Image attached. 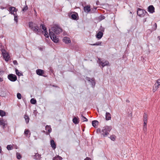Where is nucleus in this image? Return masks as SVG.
Here are the masks:
<instances>
[{
  "mask_svg": "<svg viewBox=\"0 0 160 160\" xmlns=\"http://www.w3.org/2000/svg\"><path fill=\"white\" fill-rule=\"evenodd\" d=\"M13 63L14 65H18V62L16 60L13 61Z\"/></svg>",
  "mask_w": 160,
  "mask_h": 160,
  "instance_id": "obj_42",
  "label": "nucleus"
},
{
  "mask_svg": "<svg viewBox=\"0 0 160 160\" xmlns=\"http://www.w3.org/2000/svg\"><path fill=\"white\" fill-rule=\"evenodd\" d=\"M50 145L51 147L53 150H54L56 148V145L55 142L53 140L50 141Z\"/></svg>",
  "mask_w": 160,
  "mask_h": 160,
  "instance_id": "obj_14",
  "label": "nucleus"
},
{
  "mask_svg": "<svg viewBox=\"0 0 160 160\" xmlns=\"http://www.w3.org/2000/svg\"><path fill=\"white\" fill-rule=\"evenodd\" d=\"M84 160H91V159L90 158L87 157Z\"/></svg>",
  "mask_w": 160,
  "mask_h": 160,
  "instance_id": "obj_43",
  "label": "nucleus"
},
{
  "mask_svg": "<svg viewBox=\"0 0 160 160\" xmlns=\"http://www.w3.org/2000/svg\"><path fill=\"white\" fill-rule=\"evenodd\" d=\"M102 43V42H97L96 43H95L96 45V46L101 45Z\"/></svg>",
  "mask_w": 160,
  "mask_h": 160,
  "instance_id": "obj_40",
  "label": "nucleus"
},
{
  "mask_svg": "<svg viewBox=\"0 0 160 160\" xmlns=\"http://www.w3.org/2000/svg\"><path fill=\"white\" fill-rule=\"evenodd\" d=\"M101 31H102V32L99 31L96 35L97 38L98 39H100L102 37L103 35L102 32L104 31V29L102 28V30H101Z\"/></svg>",
  "mask_w": 160,
  "mask_h": 160,
  "instance_id": "obj_11",
  "label": "nucleus"
},
{
  "mask_svg": "<svg viewBox=\"0 0 160 160\" xmlns=\"http://www.w3.org/2000/svg\"><path fill=\"white\" fill-rule=\"evenodd\" d=\"M2 52L3 58L6 62L8 61L10 58L8 53L4 49H2Z\"/></svg>",
  "mask_w": 160,
  "mask_h": 160,
  "instance_id": "obj_3",
  "label": "nucleus"
},
{
  "mask_svg": "<svg viewBox=\"0 0 160 160\" xmlns=\"http://www.w3.org/2000/svg\"><path fill=\"white\" fill-rule=\"evenodd\" d=\"M154 27L153 28V29L154 30H156L157 28V25L156 23H155L153 25Z\"/></svg>",
  "mask_w": 160,
  "mask_h": 160,
  "instance_id": "obj_41",
  "label": "nucleus"
},
{
  "mask_svg": "<svg viewBox=\"0 0 160 160\" xmlns=\"http://www.w3.org/2000/svg\"><path fill=\"white\" fill-rule=\"evenodd\" d=\"M17 97L18 99H21L22 98L21 94L19 93H17Z\"/></svg>",
  "mask_w": 160,
  "mask_h": 160,
  "instance_id": "obj_36",
  "label": "nucleus"
},
{
  "mask_svg": "<svg viewBox=\"0 0 160 160\" xmlns=\"http://www.w3.org/2000/svg\"><path fill=\"white\" fill-rule=\"evenodd\" d=\"M12 148V146L11 145H8L7 147V149L8 150H11Z\"/></svg>",
  "mask_w": 160,
  "mask_h": 160,
  "instance_id": "obj_35",
  "label": "nucleus"
},
{
  "mask_svg": "<svg viewBox=\"0 0 160 160\" xmlns=\"http://www.w3.org/2000/svg\"><path fill=\"white\" fill-rule=\"evenodd\" d=\"M17 158L18 159H20L21 158V156L19 153H17Z\"/></svg>",
  "mask_w": 160,
  "mask_h": 160,
  "instance_id": "obj_38",
  "label": "nucleus"
},
{
  "mask_svg": "<svg viewBox=\"0 0 160 160\" xmlns=\"http://www.w3.org/2000/svg\"><path fill=\"white\" fill-rule=\"evenodd\" d=\"M73 122L75 124H78L79 122V118H78L74 117L72 119Z\"/></svg>",
  "mask_w": 160,
  "mask_h": 160,
  "instance_id": "obj_21",
  "label": "nucleus"
},
{
  "mask_svg": "<svg viewBox=\"0 0 160 160\" xmlns=\"http://www.w3.org/2000/svg\"><path fill=\"white\" fill-rule=\"evenodd\" d=\"M77 16L75 14H72L71 15V18L72 19L75 20L76 19Z\"/></svg>",
  "mask_w": 160,
  "mask_h": 160,
  "instance_id": "obj_33",
  "label": "nucleus"
},
{
  "mask_svg": "<svg viewBox=\"0 0 160 160\" xmlns=\"http://www.w3.org/2000/svg\"><path fill=\"white\" fill-rule=\"evenodd\" d=\"M34 11H35V12H36V10H34Z\"/></svg>",
  "mask_w": 160,
  "mask_h": 160,
  "instance_id": "obj_49",
  "label": "nucleus"
},
{
  "mask_svg": "<svg viewBox=\"0 0 160 160\" xmlns=\"http://www.w3.org/2000/svg\"><path fill=\"white\" fill-rule=\"evenodd\" d=\"M2 148H1V147L0 146V153L2 154Z\"/></svg>",
  "mask_w": 160,
  "mask_h": 160,
  "instance_id": "obj_44",
  "label": "nucleus"
},
{
  "mask_svg": "<svg viewBox=\"0 0 160 160\" xmlns=\"http://www.w3.org/2000/svg\"><path fill=\"white\" fill-rule=\"evenodd\" d=\"M87 80L91 83L92 86H94L95 85V82L94 79L92 78L90 79L89 78H88Z\"/></svg>",
  "mask_w": 160,
  "mask_h": 160,
  "instance_id": "obj_24",
  "label": "nucleus"
},
{
  "mask_svg": "<svg viewBox=\"0 0 160 160\" xmlns=\"http://www.w3.org/2000/svg\"><path fill=\"white\" fill-rule=\"evenodd\" d=\"M158 38L159 39V40H160V36H158Z\"/></svg>",
  "mask_w": 160,
  "mask_h": 160,
  "instance_id": "obj_47",
  "label": "nucleus"
},
{
  "mask_svg": "<svg viewBox=\"0 0 160 160\" xmlns=\"http://www.w3.org/2000/svg\"><path fill=\"white\" fill-rule=\"evenodd\" d=\"M3 81L2 79L0 78V82H2Z\"/></svg>",
  "mask_w": 160,
  "mask_h": 160,
  "instance_id": "obj_46",
  "label": "nucleus"
},
{
  "mask_svg": "<svg viewBox=\"0 0 160 160\" xmlns=\"http://www.w3.org/2000/svg\"><path fill=\"white\" fill-rule=\"evenodd\" d=\"M98 63L99 64L101 65L102 67L106 66H108L109 64V62L108 61L102 60L101 59H98Z\"/></svg>",
  "mask_w": 160,
  "mask_h": 160,
  "instance_id": "obj_5",
  "label": "nucleus"
},
{
  "mask_svg": "<svg viewBox=\"0 0 160 160\" xmlns=\"http://www.w3.org/2000/svg\"><path fill=\"white\" fill-rule=\"evenodd\" d=\"M81 120L83 122L87 121H88L87 119L85 117H84L82 115H81Z\"/></svg>",
  "mask_w": 160,
  "mask_h": 160,
  "instance_id": "obj_32",
  "label": "nucleus"
},
{
  "mask_svg": "<svg viewBox=\"0 0 160 160\" xmlns=\"http://www.w3.org/2000/svg\"><path fill=\"white\" fill-rule=\"evenodd\" d=\"M112 129L111 126H106L105 127V130H111Z\"/></svg>",
  "mask_w": 160,
  "mask_h": 160,
  "instance_id": "obj_29",
  "label": "nucleus"
},
{
  "mask_svg": "<svg viewBox=\"0 0 160 160\" xmlns=\"http://www.w3.org/2000/svg\"><path fill=\"white\" fill-rule=\"evenodd\" d=\"M24 118L26 122L27 123H28L29 121V117L26 115H25L24 116Z\"/></svg>",
  "mask_w": 160,
  "mask_h": 160,
  "instance_id": "obj_25",
  "label": "nucleus"
},
{
  "mask_svg": "<svg viewBox=\"0 0 160 160\" xmlns=\"http://www.w3.org/2000/svg\"><path fill=\"white\" fill-rule=\"evenodd\" d=\"M90 6L88 5L84 7V9L85 12H88L90 11Z\"/></svg>",
  "mask_w": 160,
  "mask_h": 160,
  "instance_id": "obj_20",
  "label": "nucleus"
},
{
  "mask_svg": "<svg viewBox=\"0 0 160 160\" xmlns=\"http://www.w3.org/2000/svg\"><path fill=\"white\" fill-rule=\"evenodd\" d=\"M6 112L2 110H0V116L3 117L5 116Z\"/></svg>",
  "mask_w": 160,
  "mask_h": 160,
  "instance_id": "obj_27",
  "label": "nucleus"
},
{
  "mask_svg": "<svg viewBox=\"0 0 160 160\" xmlns=\"http://www.w3.org/2000/svg\"><path fill=\"white\" fill-rule=\"evenodd\" d=\"M17 10L14 7H11L10 8V12L12 14H16L14 13L15 12H16Z\"/></svg>",
  "mask_w": 160,
  "mask_h": 160,
  "instance_id": "obj_16",
  "label": "nucleus"
},
{
  "mask_svg": "<svg viewBox=\"0 0 160 160\" xmlns=\"http://www.w3.org/2000/svg\"><path fill=\"white\" fill-rule=\"evenodd\" d=\"M63 41L66 43H68L71 42L70 39L67 37H64L63 39Z\"/></svg>",
  "mask_w": 160,
  "mask_h": 160,
  "instance_id": "obj_17",
  "label": "nucleus"
},
{
  "mask_svg": "<svg viewBox=\"0 0 160 160\" xmlns=\"http://www.w3.org/2000/svg\"><path fill=\"white\" fill-rule=\"evenodd\" d=\"M62 158L59 155H57L56 156L53 157L52 160H62Z\"/></svg>",
  "mask_w": 160,
  "mask_h": 160,
  "instance_id": "obj_23",
  "label": "nucleus"
},
{
  "mask_svg": "<svg viewBox=\"0 0 160 160\" xmlns=\"http://www.w3.org/2000/svg\"><path fill=\"white\" fill-rule=\"evenodd\" d=\"M160 86V78L157 80L156 83H155L153 88L152 90L154 92L156 91Z\"/></svg>",
  "mask_w": 160,
  "mask_h": 160,
  "instance_id": "obj_4",
  "label": "nucleus"
},
{
  "mask_svg": "<svg viewBox=\"0 0 160 160\" xmlns=\"http://www.w3.org/2000/svg\"><path fill=\"white\" fill-rule=\"evenodd\" d=\"M148 121V115L146 113H144L143 116V129H146L147 127V124Z\"/></svg>",
  "mask_w": 160,
  "mask_h": 160,
  "instance_id": "obj_6",
  "label": "nucleus"
},
{
  "mask_svg": "<svg viewBox=\"0 0 160 160\" xmlns=\"http://www.w3.org/2000/svg\"><path fill=\"white\" fill-rule=\"evenodd\" d=\"M29 131H25L24 133L25 135L27 136L29 133V135L30 134V133L29 132Z\"/></svg>",
  "mask_w": 160,
  "mask_h": 160,
  "instance_id": "obj_39",
  "label": "nucleus"
},
{
  "mask_svg": "<svg viewBox=\"0 0 160 160\" xmlns=\"http://www.w3.org/2000/svg\"><path fill=\"white\" fill-rule=\"evenodd\" d=\"M15 72L16 74L18 76H21L22 75V73L19 72V71L17 69H15Z\"/></svg>",
  "mask_w": 160,
  "mask_h": 160,
  "instance_id": "obj_26",
  "label": "nucleus"
},
{
  "mask_svg": "<svg viewBox=\"0 0 160 160\" xmlns=\"http://www.w3.org/2000/svg\"><path fill=\"white\" fill-rule=\"evenodd\" d=\"M46 130H51V128L50 126L47 125L45 127Z\"/></svg>",
  "mask_w": 160,
  "mask_h": 160,
  "instance_id": "obj_37",
  "label": "nucleus"
},
{
  "mask_svg": "<svg viewBox=\"0 0 160 160\" xmlns=\"http://www.w3.org/2000/svg\"><path fill=\"white\" fill-rule=\"evenodd\" d=\"M25 2V6H24L22 9V11L23 12L26 11L27 10L28 8L27 5H26V1Z\"/></svg>",
  "mask_w": 160,
  "mask_h": 160,
  "instance_id": "obj_28",
  "label": "nucleus"
},
{
  "mask_svg": "<svg viewBox=\"0 0 160 160\" xmlns=\"http://www.w3.org/2000/svg\"><path fill=\"white\" fill-rule=\"evenodd\" d=\"M145 11L140 9L138 8L137 11V14L140 17H143L144 15V13Z\"/></svg>",
  "mask_w": 160,
  "mask_h": 160,
  "instance_id": "obj_9",
  "label": "nucleus"
},
{
  "mask_svg": "<svg viewBox=\"0 0 160 160\" xmlns=\"http://www.w3.org/2000/svg\"><path fill=\"white\" fill-rule=\"evenodd\" d=\"M97 133H100L101 135H103V137H106L109 134V133L106 131L105 132L104 131H96Z\"/></svg>",
  "mask_w": 160,
  "mask_h": 160,
  "instance_id": "obj_8",
  "label": "nucleus"
},
{
  "mask_svg": "<svg viewBox=\"0 0 160 160\" xmlns=\"http://www.w3.org/2000/svg\"><path fill=\"white\" fill-rule=\"evenodd\" d=\"M33 158L36 160H40L41 157V155L38 153H36L33 156Z\"/></svg>",
  "mask_w": 160,
  "mask_h": 160,
  "instance_id": "obj_12",
  "label": "nucleus"
},
{
  "mask_svg": "<svg viewBox=\"0 0 160 160\" xmlns=\"http://www.w3.org/2000/svg\"><path fill=\"white\" fill-rule=\"evenodd\" d=\"M148 11L151 13H153L154 12V8L152 5L149 6L148 8Z\"/></svg>",
  "mask_w": 160,
  "mask_h": 160,
  "instance_id": "obj_13",
  "label": "nucleus"
},
{
  "mask_svg": "<svg viewBox=\"0 0 160 160\" xmlns=\"http://www.w3.org/2000/svg\"><path fill=\"white\" fill-rule=\"evenodd\" d=\"M36 73L39 75L41 76L44 73V71L43 70L40 69H38L36 70Z\"/></svg>",
  "mask_w": 160,
  "mask_h": 160,
  "instance_id": "obj_18",
  "label": "nucleus"
},
{
  "mask_svg": "<svg viewBox=\"0 0 160 160\" xmlns=\"http://www.w3.org/2000/svg\"><path fill=\"white\" fill-rule=\"evenodd\" d=\"M40 26L42 27V29L43 30V32L44 33V36L46 38H48L49 36L48 34V32L47 31L46 28L43 25H41Z\"/></svg>",
  "mask_w": 160,
  "mask_h": 160,
  "instance_id": "obj_10",
  "label": "nucleus"
},
{
  "mask_svg": "<svg viewBox=\"0 0 160 160\" xmlns=\"http://www.w3.org/2000/svg\"><path fill=\"white\" fill-rule=\"evenodd\" d=\"M7 124L6 120H4L3 118L0 119V125H2L3 127Z\"/></svg>",
  "mask_w": 160,
  "mask_h": 160,
  "instance_id": "obj_15",
  "label": "nucleus"
},
{
  "mask_svg": "<svg viewBox=\"0 0 160 160\" xmlns=\"http://www.w3.org/2000/svg\"><path fill=\"white\" fill-rule=\"evenodd\" d=\"M29 26L31 29L35 33L37 34H39L40 29H39V27L37 24L31 22H29Z\"/></svg>",
  "mask_w": 160,
  "mask_h": 160,
  "instance_id": "obj_2",
  "label": "nucleus"
},
{
  "mask_svg": "<svg viewBox=\"0 0 160 160\" xmlns=\"http://www.w3.org/2000/svg\"><path fill=\"white\" fill-rule=\"evenodd\" d=\"M111 115L109 113L106 112V120H109L111 119Z\"/></svg>",
  "mask_w": 160,
  "mask_h": 160,
  "instance_id": "obj_19",
  "label": "nucleus"
},
{
  "mask_svg": "<svg viewBox=\"0 0 160 160\" xmlns=\"http://www.w3.org/2000/svg\"><path fill=\"white\" fill-rule=\"evenodd\" d=\"M62 32V29L58 26L55 25L49 29V36L51 39L55 42H58L59 39L56 35L59 34Z\"/></svg>",
  "mask_w": 160,
  "mask_h": 160,
  "instance_id": "obj_1",
  "label": "nucleus"
},
{
  "mask_svg": "<svg viewBox=\"0 0 160 160\" xmlns=\"http://www.w3.org/2000/svg\"><path fill=\"white\" fill-rule=\"evenodd\" d=\"M14 21L17 23L18 22V16L16 14H14Z\"/></svg>",
  "mask_w": 160,
  "mask_h": 160,
  "instance_id": "obj_31",
  "label": "nucleus"
},
{
  "mask_svg": "<svg viewBox=\"0 0 160 160\" xmlns=\"http://www.w3.org/2000/svg\"><path fill=\"white\" fill-rule=\"evenodd\" d=\"M8 78L12 82H15L17 79L16 76L14 74H11L8 75Z\"/></svg>",
  "mask_w": 160,
  "mask_h": 160,
  "instance_id": "obj_7",
  "label": "nucleus"
},
{
  "mask_svg": "<svg viewBox=\"0 0 160 160\" xmlns=\"http://www.w3.org/2000/svg\"><path fill=\"white\" fill-rule=\"evenodd\" d=\"M48 132H49V133H50V132H51V131H49V130H48Z\"/></svg>",
  "mask_w": 160,
  "mask_h": 160,
  "instance_id": "obj_48",
  "label": "nucleus"
},
{
  "mask_svg": "<svg viewBox=\"0 0 160 160\" xmlns=\"http://www.w3.org/2000/svg\"><path fill=\"white\" fill-rule=\"evenodd\" d=\"M116 138V137L115 136V135H112L110 137L111 139L113 141H114L115 140Z\"/></svg>",
  "mask_w": 160,
  "mask_h": 160,
  "instance_id": "obj_34",
  "label": "nucleus"
},
{
  "mask_svg": "<svg viewBox=\"0 0 160 160\" xmlns=\"http://www.w3.org/2000/svg\"><path fill=\"white\" fill-rule=\"evenodd\" d=\"M98 124V122L97 120H94L92 122V124L93 127L96 128Z\"/></svg>",
  "mask_w": 160,
  "mask_h": 160,
  "instance_id": "obj_22",
  "label": "nucleus"
},
{
  "mask_svg": "<svg viewBox=\"0 0 160 160\" xmlns=\"http://www.w3.org/2000/svg\"><path fill=\"white\" fill-rule=\"evenodd\" d=\"M91 45L92 46H96V43L91 44Z\"/></svg>",
  "mask_w": 160,
  "mask_h": 160,
  "instance_id": "obj_45",
  "label": "nucleus"
},
{
  "mask_svg": "<svg viewBox=\"0 0 160 160\" xmlns=\"http://www.w3.org/2000/svg\"><path fill=\"white\" fill-rule=\"evenodd\" d=\"M30 102L32 104H35L36 103V101L34 98H32L30 100Z\"/></svg>",
  "mask_w": 160,
  "mask_h": 160,
  "instance_id": "obj_30",
  "label": "nucleus"
}]
</instances>
